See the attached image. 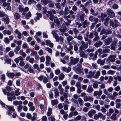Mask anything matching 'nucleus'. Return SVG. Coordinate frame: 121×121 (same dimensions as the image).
I'll use <instances>...</instances> for the list:
<instances>
[{"mask_svg": "<svg viewBox=\"0 0 121 121\" xmlns=\"http://www.w3.org/2000/svg\"><path fill=\"white\" fill-rule=\"evenodd\" d=\"M95 73V71H90L88 72V74L86 75V77L88 78H91L93 77L95 79L98 78L100 75V72L99 71H97L95 74L94 75Z\"/></svg>", "mask_w": 121, "mask_h": 121, "instance_id": "obj_1", "label": "nucleus"}, {"mask_svg": "<svg viewBox=\"0 0 121 121\" xmlns=\"http://www.w3.org/2000/svg\"><path fill=\"white\" fill-rule=\"evenodd\" d=\"M2 92L5 95H6L7 97L8 100L10 101H12L13 100H15L16 99V98L14 94V92L13 91L11 93L9 92H7L6 89H2Z\"/></svg>", "mask_w": 121, "mask_h": 121, "instance_id": "obj_2", "label": "nucleus"}, {"mask_svg": "<svg viewBox=\"0 0 121 121\" xmlns=\"http://www.w3.org/2000/svg\"><path fill=\"white\" fill-rule=\"evenodd\" d=\"M56 30H53L52 32V34L53 36L56 40V41L60 42L59 43L61 44H63V39L61 37H59L58 35L56 33Z\"/></svg>", "mask_w": 121, "mask_h": 121, "instance_id": "obj_3", "label": "nucleus"}, {"mask_svg": "<svg viewBox=\"0 0 121 121\" xmlns=\"http://www.w3.org/2000/svg\"><path fill=\"white\" fill-rule=\"evenodd\" d=\"M18 8L19 12H23L22 14L23 15H25L26 14V13L29 10V8L27 7H26L25 8H23L21 3H20V4H19Z\"/></svg>", "mask_w": 121, "mask_h": 121, "instance_id": "obj_4", "label": "nucleus"}, {"mask_svg": "<svg viewBox=\"0 0 121 121\" xmlns=\"http://www.w3.org/2000/svg\"><path fill=\"white\" fill-rule=\"evenodd\" d=\"M52 13L54 14L56 13V12L54 10L51 9L50 11H47V13L46 14V15L48 17L49 16V19L53 21L54 16L52 14Z\"/></svg>", "mask_w": 121, "mask_h": 121, "instance_id": "obj_5", "label": "nucleus"}, {"mask_svg": "<svg viewBox=\"0 0 121 121\" xmlns=\"http://www.w3.org/2000/svg\"><path fill=\"white\" fill-rule=\"evenodd\" d=\"M78 58H74L73 57L71 56L70 57V63L68 64V65L69 66L73 65H74L76 64L78 62Z\"/></svg>", "mask_w": 121, "mask_h": 121, "instance_id": "obj_6", "label": "nucleus"}, {"mask_svg": "<svg viewBox=\"0 0 121 121\" xmlns=\"http://www.w3.org/2000/svg\"><path fill=\"white\" fill-rule=\"evenodd\" d=\"M114 22L111 21H110L109 22L110 26H111L113 28H114L115 27L119 26L120 24L117 21L114 19Z\"/></svg>", "mask_w": 121, "mask_h": 121, "instance_id": "obj_7", "label": "nucleus"}, {"mask_svg": "<svg viewBox=\"0 0 121 121\" xmlns=\"http://www.w3.org/2000/svg\"><path fill=\"white\" fill-rule=\"evenodd\" d=\"M78 95L76 94H74L73 96V97L71 99V101L74 104H77L78 106V104L77 100L78 98Z\"/></svg>", "mask_w": 121, "mask_h": 121, "instance_id": "obj_8", "label": "nucleus"}, {"mask_svg": "<svg viewBox=\"0 0 121 121\" xmlns=\"http://www.w3.org/2000/svg\"><path fill=\"white\" fill-rule=\"evenodd\" d=\"M97 9L96 7H94L92 8H91L90 10V11L91 13V14L95 16L97 15L98 13L96 10Z\"/></svg>", "mask_w": 121, "mask_h": 121, "instance_id": "obj_9", "label": "nucleus"}, {"mask_svg": "<svg viewBox=\"0 0 121 121\" xmlns=\"http://www.w3.org/2000/svg\"><path fill=\"white\" fill-rule=\"evenodd\" d=\"M106 12L109 15L110 17L112 18L115 17V13L110 9H108Z\"/></svg>", "mask_w": 121, "mask_h": 121, "instance_id": "obj_10", "label": "nucleus"}, {"mask_svg": "<svg viewBox=\"0 0 121 121\" xmlns=\"http://www.w3.org/2000/svg\"><path fill=\"white\" fill-rule=\"evenodd\" d=\"M91 82L93 84L92 86L94 88L97 89L98 88V84H100V82H97L96 81H94L93 80H92Z\"/></svg>", "mask_w": 121, "mask_h": 121, "instance_id": "obj_11", "label": "nucleus"}, {"mask_svg": "<svg viewBox=\"0 0 121 121\" xmlns=\"http://www.w3.org/2000/svg\"><path fill=\"white\" fill-rule=\"evenodd\" d=\"M109 96H108V97L111 100H114L115 99V97L118 95V93L115 91L113 92L112 95L111 94H109Z\"/></svg>", "mask_w": 121, "mask_h": 121, "instance_id": "obj_12", "label": "nucleus"}, {"mask_svg": "<svg viewBox=\"0 0 121 121\" xmlns=\"http://www.w3.org/2000/svg\"><path fill=\"white\" fill-rule=\"evenodd\" d=\"M83 99L86 102L89 101L90 102H92L93 99V98L90 96H86L83 98Z\"/></svg>", "mask_w": 121, "mask_h": 121, "instance_id": "obj_13", "label": "nucleus"}, {"mask_svg": "<svg viewBox=\"0 0 121 121\" xmlns=\"http://www.w3.org/2000/svg\"><path fill=\"white\" fill-rule=\"evenodd\" d=\"M96 112V111L95 110L92 109L88 112V115L89 117L91 118L93 116V115L95 114Z\"/></svg>", "mask_w": 121, "mask_h": 121, "instance_id": "obj_14", "label": "nucleus"}, {"mask_svg": "<svg viewBox=\"0 0 121 121\" xmlns=\"http://www.w3.org/2000/svg\"><path fill=\"white\" fill-rule=\"evenodd\" d=\"M102 91L101 90H99V91H94L93 95L94 96H95L97 95L99 96L102 95Z\"/></svg>", "mask_w": 121, "mask_h": 121, "instance_id": "obj_15", "label": "nucleus"}, {"mask_svg": "<svg viewBox=\"0 0 121 121\" xmlns=\"http://www.w3.org/2000/svg\"><path fill=\"white\" fill-rule=\"evenodd\" d=\"M62 70L65 72L68 73L69 72L71 71V69L70 67H68L67 68L63 66L61 68Z\"/></svg>", "mask_w": 121, "mask_h": 121, "instance_id": "obj_16", "label": "nucleus"}, {"mask_svg": "<svg viewBox=\"0 0 121 121\" xmlns=\"http://www.w3.org/2000/svg\"><path fill=\"white\" fill-rule=\"evenodd\" d=\"M105 59H104L103 60H101L100 59H99L97 61V63L98 64H100V65H103L105 63Z\"/></svg>", "mask_w": 121, "mask_h": 121, "instance_id": "obj_17", "label": "nucleus"}, {"mask_svg": "<svg viewBox=\"0 0 121 121\" xmlns=\"http://www.w3.org/2000/svg\"><path fill=\"white\" fill-rule=\"evenodd\" d=\"M5 17H3L2 18V20L3 21L6 22L7 24H8L9 22V18L7 15H5Z\"/></svg>", "mask_w": 121, "mask_h": 121, "instance_id": "obj_18", "label": "nucleus"}, {"mask_svg": "<svg viewBox=\"0 0 121 121\" xmlns=\"http://www.w3.org/2000/svg\"><path fill=\"white\" fill-rule=\"evenodd\" d=\"M4 7H7L6 9L8 10H10L11 9V7L10 6V4L9 3H7L6 2L3 3L2 5Z\"/></svg>", "mask_w": 121, "mask_h": 121, "instance_id": "obj_19", "label": "nucleus"}, {"mask_svg": "<svg viewBox=\"0 0 121 121\" xmlns=\"http://www.w3.org/2000/svg\"><path fill=\"white\" fill-rule=\"evenodd\" d=\"M14 32L15 34L18 35L17 37L19 39H20L22 38V34L19 31L18 29H16L14 31Z\"/></svg>", "mask_w": 121, "mask_h": 121, "instance_id": "obj_20", "label": "nucleus"}, {"mask_svg": "<svg viewBox=\"0 0 121 121\" xmlns=\"http://www.w3.org/2000/svg\"><path fill=\"white\" fill-rule=\"evenodd\" d=\"M104 41L105 44L106 45H108L112 42V38L111 37H109L108 38L105 39Z\"/></svg>", "mask_w": 121, "mask_h": 121, "instance_id": "obj_21", "label": "nucleus"}, {"mask_svg": "<svg viewBox=\"0 0 121 121\" xmlns=\"http://www.w3.org/2000/svg\"><path fill=\"white\" fill-rule=\"evenodd\" d=\"M9 110L8 111V115L11 114L12 112L11 111L13 112H14L15 110L11 106H7Z\"/></svg>", "mask_w": 121, "mask_h": 121, "instance_id": "obj_22", "label": "nucleus"}, {"mask_svg": "<svg viewBox=\"0 0 121 121\" xmlns=\"http://www.w3.org/2000/svg\"><path fill=\"white\" fill-rule=\"evenodd\" d=\"M46 60L45 62L46 65V66H48L49 65L51 59L50 56H46Z\"/></svg>", "mask_w": 121, "mask_h": 121, "instance_id": "obj_23", "label": "nucleus"}, {"mask_svg": "<svg viewBox=\"0 0 121 121\" xmlns=\"http://www.w3.org/2000/svg\"><path fill=\"white\" fill-rule=\"evenodd\" d=\"M73 47L70 44H69V46L68 48L65 49L66 52H68L70 51V53L71 55H72L73 53V52L71 51V50L73 49Z\"/></svg>", "mask_w": 121, "mask_h": 121, "instance_id": "obj_24", "label": "nucleus"}, {"mask_svg": "<svg viewBox=\"0 0 121 121\" xmlns=\"http://www.w3.org/2000/svg\"><path fill=\"white\" fill-rule=\"evenodd\" d=\"M37 16L36 17L34 18V19L36 22L37 20H39V18L42 17V15L41 13H36Z\"/></svg>", "mask_w": 121, "mask_h": 121, "instance_id": "obj_25", "label": "nucleus"}, {"mask_svg": "<svg viewBox=\"0 0 121 121\" xmlns=\"http://www.w3.org/2000/svg\"><path fill=\"white\" fill-rule=\"evenodd\" d=\"M6 74L8 77L11 78H13L15 75V74L13 73L7 72Z\"/></svg>", "mask_w": 121, "mask_h": 121, "instance_id": "obj_26", "label": "nucleus"}, {"mask_svg": "<svg viewBox=\"0 0 121 121\" xmlns=\"http://www.w3.org/2000/svg\"><path fill=\"white\" fill-rule=\"evenodd\" d=\"M116 57V55H111L108 57L109 60L110 61L112 62H113L115 61V58Z\"/></svg>", "mask_w": 121, "mask_h": 121, "instance_id": "obj_27", "label": "nucleus"}, {"mask_svg": "<svg viewBox=\"0 0 121 121\" xmlns=\"http://www.w3.org/2000/svg\"><path fill=\"white\" fill-rule=\"evenodd\" d=\"M46 45H49V46L52 48L53 47V43L51 42V41L48 40H47L46 41Z\"/></svg>", "mask_w": 121, "mask_h": 121, "instance_id": "obj_28", "label": "nucleus"}, {"mask_svg": "<svg viewBox=\"0 0 121 121\" xmlns=\"http://www.w3.org/2000/svg\"><path fill=\"white\" fill-rule=\"evenodd\" d=\"M109 46H106L104 47V48L103 49V52L104 53L108 52L109 50Z\"/></svg>", "mask_w": 121, "mask_h": 121, "instance_id": "obj_29", "label": "nucleus"}, {"mask_svg": "<svg viewBox=\"0 0 121 121\" xmlns=\"http://www.w3.org/2000/svg\"><path fill=\"white\" fill-rule=\"evenodd\" d=\"M14 18L15 20H18L20 18V16L17 13H14Z\"/></svg>", "mask_w": 121, "mask_h": 121, "instance_id": "obj_30", "label": "nucleus"}, {"mask_svg": "<svg viewBox=\"0 0 121 121\" xmlns=\"http://www.w3.org/2000/svg\"><path fill=\"white\" fill-rule=\"evenodd\" d=\"M93 91V89L91 86H89L86 90V91L89 93H91Z\"/></svg>", "mask_w": 121, "mask_h": 121, "instance_id": "obj_31", "label": "nucleus"}, {"mask_svg": "<svg viewBox=\"0 0 121 121\" xmlns=\"http://www.w3.org/2000/svg\"><path fill=\"white\" fill-rule=\"evenodd\" d=\"M79 55L81 57L85 58H87V55L85 54L83 51L81 52L80 53Z\"/></svg>", "mask_w": 121, "mask_h": 121, "instance_id": "obj_32", "label": "nucleus"}, {"mask_svg": "<svg viewBox=\"0 0 121 121\" xmlns=\"http://www.w3.org/2000/svg\"><path fill=\"white\" fill-rule=\"evenodd\" d=\"M54 93V95L56 98L59 95V94L58 91L57 89L56 88H55L53 90Z\"/></svg>", "mask_w": 121, "mask_h": 121, "instance_id": "obj_33", "label": "nucleus"}, {"mask_svg": "<svg viewBox=\"0 0 121 121\" xmlns=\"http://www.w3.org/2000/svg\"><path fill=\"white\" fill-rule=\"evenodd\" d=\"M20 49V47L19 46H16L14 50V51L16 54H17L18 51Z\"/></svg>", "mask_w": 121, "mask_h": 121, "instance_id": "obj_34", "label": "nucleus"}, {"mask_svg": "<svg viewBox=\"0 0 121 121\" xmlns=\"http://www.w3.org/2000/svg\"><path fill=\"white\" fill-rule=\"evenodd\" d=\"M51 102L52 105L57 104L58 103V101L57 99L52 100H51Z\"/></svg>", "mask_w": 121, "mask_h": 121, "instance_id": "obj_35", "label": "nucleus"}, {"mask_svg": "<svg viewBox=\"0 0 121 121\" xmlns=\"http://www.w3.org/2000/svg\"><path fill=\"white\" fill-rule=\"evenodd\" d=\"M102 43H103L102 42L100 41H99L96 42L94 44V45L95 47L97 48L101 45L102 44Z\"/></svg>", "mask_w": 121, "mask_h": 121, "instance_id": "obj_36", "label": "nucleus"}, {"mask_svg": "<svg viewBox=\"0 0 121 121\" xmlns=\"http://www.w3.org/2000/svg\"><path fill=\"white\" fill-rule=\"evenodd\" d=\"M19 89L18 88L16 90H15L14 94L15 96V95L16 96H17L20 94L21 93L19 92Z\"/></svg>", "mask_w": 121, "mask_h": 121, "instance_id": "obj_37", "label": "nucleus"}, {"mask_svg": "<svg viewBox=\"0 0 121 121\" xmlns=\"http://www.w3.org/2000/svg\"><path fill=\"white\" fill-rule=\"evenodd\" d=\"M48 111L47 113V115L48 116H50L52 112V109L51 108H49L48 109Z\"/></svg>", "mask_w": 121, "mask_h": 121, "instance_id": "obj_38", "label": "nucleus"}, {"mask_svg": "<svg viewBox=\"0 0 121 121\" xmlns=\"http://www.w3.org/2000/svg\"><path fill=\"white\" fill-rule=\"evenodd\" d=\"M110 119L114 121L116 120L117 119L116 115L115 113H113L110 117Z\"/></svg>", "mask_w": 121, "mask_h": 121, "instance_id": "obj_39", "label": "nucleus"}, {"mask_svg": "<svg viewBox=\"0 0 121 121\" xmlns=\"http://www.w3.org/2000/svg\"><path fill=\"white\" fill-rule=\"evenodd\" d=\"M3 33L5 35L6 34L8 35H9L11 34V32L9 30H4L3 32Z\"/></svg>", "mask_w": 121, "mask_h": 121, "instance_id": "obj_40", "label": "nucleus"}, {"mask_svg": "<svg viewBox=\"0 0 121 121\" xmlns=\"http://www.w3.org/2000/svg\"><path fill=\"white\" fill-rule=\"evenodd\" d=\"M77 73L81 75H83L84 74V73L82 72V70L81 68H78Z\"/></svg>", "mask_w": 121, "mask_h": 121, "instance_id": "obj_41", "label": "nucleus"}, {"mask_svg": "<svg viewBox=\"0 0 121 121\" xmlns=\"http://www.w3.org/2000/svg\"><path fill=\"white\" fill-rule=\"evenodd\" d=\"M65 75L63 73H61L59 76V79L60 80H62L65 77Z\"/></svg>", "mask_w": 121, "mask_h": 121, "instance_id": "obj_42", "label": "nucleus"}, {"mask_svg": "<svg viewBox=\"0 0 121 121\" xmlns=\"http://www.w3.org/2000/svg\"><path fill=\"white\" fill-rule=\"evenodd\" d=\"M80 105H83V103L82 100L81 98H79L77 100Z\"/></svg>", "mask_w": 121, "mask_h": 121, "instance_id": "obj_43", "label": "nucleus"}, {"mask_svg": "<svg viewBox=\"0 0 121 121\" xmlns=\"http://www.w3.org/2000/svg\"><path fill=\"white\" fill-rule=\"evenodd\" d=\"M115 72L114 71L110 70H108L107 72V74L108 75H113L115 73Z\"/></svg>", "mask_w": 121, "mask_h": 121, "instance_id": "obj_44", "label": "nucleus"}, {"mask_svg": "<svg viewBox=\"0 0 121 121\" xmlns=\"http://www.w3.org/2000/svg\"><path fill=\"white\" fill-rule=\"evenodd\" d=\"M92 66L93 69H98V66L95 63H92Z\"/></svg>", "mask_w": 121, "mask_h": 121, "instance_id": "obj_45", "label": "nucleus"}, {"mask_svg": "<svg viewBox=\"0 0 121 121\" xmlns=\"http://www.w3.org/2000/svg\"><path fill=\"white\" fill-rule=\"evenodd\" d=\"M82 24L85 26H87L89 25V22L85 20L82 23Z\"/></svg>", "mask_w": 121, "mask_h": 121, "instance_id": "obj_46", "label": "nucleus"}, {"mask_svg": "<svg viewBox=\"0 0 121 121\" xmlns=\"http://www.w3.org/2000/svg\"><path fill=\"white\" fill-rule=\"evenodd\" d=\"M81 43L82 44L81 46H83L84 48L86 49L87 48V44H86L83 41H81Z\"/></svg>", "mask_w": 121, "mask_h": 121, "instance_id": "obj_47", "label": "nucleus"}, {"mask_svg": "<svg viewBox=\"0 0 121 121\" xmlns=\"http://www.w3.org/2000/svg\"><path fill=\"white\" fill-rule=\"evenodd\" d=\"M42 1L44 5H46L48 3L51 2V1L49 0H44L43 1L42 0Z\"/></svg>", "mask_w": 121, "mask_h": 121, "instance_id": "obj_48", "label": "nucleus"}, {"mask_svg": "<svg viewBox=\"0 0 121 121\" xmlns=\"http://www.w3.org/2000/svg\"><path fill=\"white\" fill-rule=\"evenodd\" d=\"M34 68L37 69L39 71H40V69L38 65L37 64H34L33 65Z\"/></svg>", "mask_w": 121, "mask_h": 121, "instance_id": "obj_49", "label": "nucleus"}, {"mask_svg": "<svg viewBox=\"0 0 121 121\" xmlns=\"http://www.w3.org/2000/svg\"><path fill=\"white\" fill-rule=\"evenodd\" d=\"M29 72L30 73H33L34 72V71L33 69H32L31 67H29L27 69V72Z\"/></svg>", "mask_w": 121, "mask_h": 121, "instance_id": "obj_50", "label": "nucleus"}, {"mask_svg": "<svg viewBox=\"0 0 121 121\" xmlns=\"http://www.w3.org/2000/svg\"><path fill=\"white\" fill-rule=\"evenodd\" d=\"M84 17L85 14H82L80 16V19L81 21H84Z\"/></svg>", "mask_w": 121, "mask_h": 121, "instance_id": "obj_51", "label": "nucleus"}, {"mask_svg": "<svg viewBox=\"0 0 121 121\" xmlns=\"http://www.w3.org/2000/svg\"><path fill=\"white\" fill-rule=\"evenodd\" d=\"M37 115V114L35 113H33V116L31 118L32 121H34L36 119V117Z\"/></svg>", "mask_w": 121, "mask_h": 121, "instance_id": "obj_52", "label": "nucleus"}, {"mask_svg": "<svg viewBox=\"0 0 121 121\" xmlns=\"http://www.w3.org/2000/svg\"><path fill=\"white\" fill-rule=\"evenodd\" d=\"M23 106L21 105H18L17 108V109L19 112H21L23 108Z\"/></svg>", "mask_w": 121, "mask_h": 121, "instance_id": "obj_53", "label": "nucleus"}, {"mask_svg": "<svg viewBox=\"0 0 121 121\" xmlns=\"http://www.w3.org/2000/svg\"><path fill=\"white\" fill-rule=\"evenodd\" d=\"M31 14L30 12H28L27 13V14L26 15V19H29L28 17H30L31 16Z\"/></svg>", "mask_w": 121, "mask_h": 121, "instance_id": "obj_54", "label": "nucleus"}, {"mask_svg": "<svg viewBox=\"0 0 121 121\" xmlns=\"http://www.w3.org/2000/svg\"><path fill=\"white\" fill-rule=\"evenodd\" d=\"M48 120L50 121H55L56 120L55 118L52 116H51L48 118Z\"/></svg>", "mask_w": 121, "mask_h": 121, "instance_id": "obj_55", "label": "nucleus"}, {"mask_svg": "<svg viewBox=\"0 0 121 121\" xmlns=\"http://www.w3.org/2000/svg\"><path fill=\"white\" fill-rule=\"evenodd\" d=\"M103 91L104 94L106 95H107L108 97V96H109V94L108 93V91L106 89H104L103 90Z\"/></svg>", "mask_w": 121, "mask_h": 121, "instance_id": "obj_56", "label": "nucleus"}, {"mask_svg": "<svg viewBox=\"0 0 121 121\" xmlns=\"http://www.w3.org/2000/svg\"><path fill=\"white\" fill-rule=\"evenodd\" d=\"M66 30V27L65 26H63L61 27L60 28V29H59V30L61 32H64Z\"/></svg>", "mask_w": 121, "mask_h": 121, "instance_id": "obj_57", "label": "nucleus"}, {"mask_svg": "<svg viewBox=\"0 0 121 121\" xmlns=\"http://www.w3.org/2000/svg\"><path fill=\"white\" fill-rule=\"evenodd\" d=\"M81 86L80 83L79 82H77L75 85V86L77 87V88H81Z\"/></svg>", "mask_w": 121, "mask_h": 121, "instance_id": "obj_58", "label": "nucleus"}, {"mask_svg": "<svg viewBox=\"0 0 121 121\" xmlns=\"http://www.w3.org/2000/svg\"><path fill=\"white\" fill-rule=\"evenodd\" d=\"M1 79L2 81H4L5 79V76L4 74H2L1 75Z\"/></svg>", "mask_w": 121, "mask_h": 121, "instance_id": "obj_59", "label": "nucleus"}, {"mask_svg": "<svg viewBox=\"0 0 121 121\" xmlns=\"http://www.w3.org/2000/svg\"><path fill=\"white\" fill-rule=\"evenodd\" d=\"M107 90L108 92L112 93L113 90V88L112 87H109L107 89Z\"/></svg>", "mask_w": 121, "mask_h": 121, "instance_id": "obj_60", "label": "nucleus"}, {"mask_svg": "<svg viewBox=\"0 0 121 121\" xmlns=\"http://www.w3.org/2000/svg\"><path fill=\"white\" fill-rule=\"evenodd\" d=\"M4 41L5 43L7 44H8L9 42V38L8 37H6L4 38Z\"/></svg>", "mask_w": 121, "mask_h": 121, "instance_id": "obj_61", "label": "nucleus"}, {"mask_svg": "<svg viewBox=\"0 0 121 121\" xmlns=\"http://www.w3.org/2000/svg\"><path fill=\"white\" fill-rule=\"evenodd\" d=\"M113 80V78L112 76H109V77L108 80L107 81V82L110 83L111 81Z\"/></svg>", "mask_w": 121, "mask_h": 121, "instance_id": "obj_62", "label": "nucleus"}, {"mask_svg": "<svg viewBox=\"0 0 121 121\" xmlns=\"http://www.w3.org/2000/svg\"><path fill=\"white\" fill-rule=\"evenodd\" d=\"M45 49L46 51H48L50 53H51L52 52V50L49 48L46 47Z\"/></svg>", "mask_w": 121, "mask_h": 121, "instance_id": "obj_63", "label": "nucleus"}, {"mask_svg": "<svg viewBox=\"0 0 121 121\" xmlns=\"http://www.w3.org/2000/svg\"><path fill=\"white\" fill-rule=\"evenodd\" d=\"M8 55L9 56L12 57L14 55V54L13 52L10 51Z\"/></svg>", "mask_w": 121, "mask_h": 121, "instance_id": "obj_64", "label": "nucleus"}]
</instances>
